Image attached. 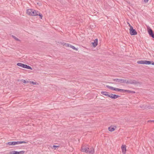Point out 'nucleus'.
<instances>
[{
  "mask_svg": "<svg viewBox=\"0 0 154 154\" xmlns=\"http://www.w3.org/2000/svg\"><path fill=\"white\" fill-rule=\"evenodd\" d=\"M81 151L82 152H84L90 154H93L94 153V149L93 147H91L89 149L88 147L82 146L81 147Z\"/></svg>",
  "mask_w": 154,
  "mask_h": 154,
  "instance_id": "obj_1",
  "label": "nucleus"
},
{
  "mask_svg": "<svg viewBox=\"0 0 154 154\" xmlns=\"http://www.w3.org/2000/svg\"><path fill=\"white\" fill-rule=\"evenodd\" d=\"M126 83L127 84L137 85L139 83L138 82H137L134 80L131 79L129 81L126 80Z\"/></svg>",
  "mask_w": 154,
  "mask_h": 154,
  "instance_id": "obj_2",
  "label": "nucleus"
},
{
  "mask_svg": "<svg viewBox=\"0 0 154 154\" xmlns=\"http://www.w3.org/2000/svg\"><path fill=\"white\" fill-rule=\"evenodd\" d=\"M130 33L131 35H135L137 34V33L135 29H134L132 26H131L129 29Z\"/></svg>",
  "mask_w": 154,
  "mask_h": 154,
  "instance_id": "obj_3",
  "label": "nucleus"
},
{
  "mask_svg": "<svg viewBox=\"0 0 154 154\" xmlns=\"http://www.w3.org/2000/svg\"><path fill=\"white\" fill-rule=\"evenodd\" d=\"M113 81L117 82H120L121 83H125L126 82V80L122 79H115Z\"/></svg>",
  "mask_w": 154,
  "mask_h": 154,
  "instance_id": "obj_4",
  "label": "nucleus"
},
{
  "mask_svg": "<svg viewBox=\"0 0 154 154\" xmlns=\"http://www.w3.org/2000/svg\"><path fill=\"white\" fill-rule=\"evenodd\" d=\"M25 151H23L18 152L14 150L12 151L9 153V154H23Z\"/></svg>",
  "mask_w": 154,
  "mask_h": 154,
  "instance_id": "obj_5",
  "label": "nucleus"
},
{
  "mask_svg": "<svg viewBox=\"0 0 154 154\" xmlns=\"http://www.w3.org/2000/svg\"><path fill=\"white\" fill-rule=\"evenodd\" d=\"M148 31L149 35L152 38H154V34L153 32V31L152 29L150 28L149 27L148 28Z\"/></svg>",
  "mask_w": 154,
  "mask_h": 154,
  "instance_id": "obj_6",
  "label": "nucleus"
},
{
  "mask_svg": "<svg viewBox=\"0 0 154 154\" xmlns=\"http://www.w3.org/2000/svg\"><path fill=\"white\" fill-rule=\"evenodd\" d=\"M120 97V96L119 95L114 94H111L109 96V97L113 99H116L117 98L119 97Z\"/></svg>",
  "mask_w": 154,
  "mask_h": 154,
  "instance_id": "obj_7",
  "label": "nucleus"
},
{
  "mask_svg": "<svg viewBox=\"0 0 154 154\" xmlns=\"http://www.w3.org/2000/svg\"><path fill=\"white\" fill-rule=\"evenodd\" d=\"M38 11L33 9L31 16H36L38 15V14H37V13H38Z\"/></svg>",
  "mask_w": 154,
  "mask_h": 154,
  "instance_id": "obj_8",
  "label": "nucleus"
},
{
  "mask_svg": "<svg viewBox=\"0 0 154 154\" xmlns=\"http://www.w3.org/2000/svg\"><path fill=\"white\" fill-rule=\"evenodd\" d=\"M17 65L22 67L25 68L26 65L23 64L22 63H18L17 64Z\"/></svg>",
  "mask_w": 154,
  "mask_h": 154,
  "instance_id": "obj_9",
  "label": "nucleus"
},
{
  "mask_svg": "<svg viewBox=\"0 0 154 154\" xmlns=\"http://www.w3.org/2000/svg\"><path fill=\"white\" fill-rule=\"evenodd\" d=\"M32 10L33 9H27L26 11L27 14L31 16Z\"/></svg>",
  "mask_w": 154,
  "mask_h": 154,
  "instance_id": "obj_10",
  "label": "nucleus"
},
{
  "mask_svg": "<svg viewBox=\"0 0 154 154\" xmlns=\"http://www.w3.org/2000/svg\"><path fill=\"white\" fill-rule=\"evenodd\" d=\"M15 145L19 144L21 143H27L25 141H14Z\"/></svg>",
  "mask_w": 154,
  "mask_h": 154,
  "instance_id": "obj_11",
  "label": "nucleus"
},
{
  "mask_svg": "<svg viewBox=\"0 0 154 154\" xmlns=\"http://www.w3.org/2000/svg\"><path fill=\"white\" fill-rule=\"evenodd\" d=\"M101 93L103 95L108 96V97H109V96L110 95L109 93L108 92L106 91H101Z\"/></svg>",
  "mask_w": 154,
  "mask_h": 154,
  "instance_id": "obj_12",
  "label": "nucleus"
},
{
  "mask_svg": "<svg viewBox=\"0 0 154 154\" xmlns=\"http://www.w3.org/2000/svg\"><path fill=\"white\" fill-rule=\"evenodd\" d=\"M97 42L98 39L97 38L95 39L94 41V42L92 43V44L94 47H95L97 46Z\"/></svg>",
  "mask_w": 154,
  "mask_h": 154,
  "instance_id": "obj_13",
  "label": "nucleus"
},
{
  "mask_svg": "<svg viewBox=\"0 0 154 154\" xmlns=\"http://www.w3.org/2000/svg\"><path fill=\"white\" fill-rule=\"evenodd\" d=\"M122 149L123 154H125L126 151V146H122Z\"/></svg>",
  "mask_w": 154,
  "mask_h": 154,
  "instance_id": "obj_14",
  "label": "nucleus"
},
{
  "mask_svg": "<svg viewBox=\"0 0 154 154\" xmlns=\"http://www.w3.org/2000/svg\"><path fill=\"white\" fill-rule=\"evenodd\" d=\"M6 145H14L15 142L14 141L9 142L6 143Z\"/></svg>",
  "mask_w": 154,
  "mask_h": 154,
  "instance_id": "obj_15",
  "label": "nucleus"
},
{
  "mask_svg": "<svg viewBox=\"0 0 154 154\" xmlns=\"http://www.w3.org/2000/svg\"><path fill=\"white\" fill-rule=\"evenodd\" d=\"M137 63L140 64H145V60H139L137 61Z\"/></svg>",
  "mask_w": 154,
  "mask_h": 154,
  "instance_id": "obj_16",
  "label": "nucleus"
},
{
  "mask_svg": "<svg viewBox=\"0 0 154 154\" xmlns=\"http://www.w3.org/2000/svg\"><path fill=\"white\" fill-rule=\"evenodd\" d=\"M151 64V61L145 60V64L146 65H149Z\"/></svg>",
  "mask_w": 154,
  "mask_h": 154,
  "instance_id": "obj_17",
  "label": "nucleus"
},
{
  "mask_svg": "<svg viewBox=\"0 0 154 154\" xmlns=\"http://www.w3.org/2000/svg\"><path fill=\"white\" fill-rule=\"evenodd\" d=\"M109 130L110 131H112L115 130V128H114L110 127L108 128Z\"/></svg>",
  "mask_w": 154,
  "mask_h": 154,
  "instance_id": "obj_18",
  "label": "nucleus"
},
{
  "mask_svg": "<svg viewBox=\"0 0 154 154\" xmlns=\"http://www.w3.org/2000/svg\"><path fill=\"white\" fill-rule=\"evenodd\" d=\"M106 87L108 88H109V89H110L111 90H113L114 88V87H113L111 86H109V85H106Z\"/></svg>",
  "mask_w": 154,
  "mask_h": 154,
  "instance_id": "obj_19",
  "label": "nucleus"
},
{
  "mask_svg": "<svg viewBox=\"0 0 154 154\" xmlns=\"http://www.w3.org/2000/svg\"><path fill=\"white\" fill-rule=\"evenodd\" d=\"M126 92H128L129 93L134 94L135 93V92L134 91H130V90H126Z\"/></svg>",
  "mask_w": 154,
  "mask_h": 154,
  "instance_id": "obj_20",
  "label": "nucleus"
},
{
  "mask_svg": "<svg viewBox=\"0 0 154 154\" xmlns=\"http://www.w3.org/2000/svg\"><path fill=\"white\" fill-rule=\"evenodd\" d=\"M25 68L27 69H31V70H32V68L30 66H28L27 65H26Z\"/></svg>",
  "mask_w": 154,
  "mask_h": 154,
  "instance_id": "obj_21",
  "label": "nucleus"
},
{
  "mask_svg": "<svg viewBox=\"0 0 154 154\" xmlns=\"http://www.w3.org/2000/svg\"><path fill=\"white\" fill-rule=\"evenodd\" d=\"M37 14H38V15L39 16L40 18L41 19H42L43 17L42 15L39 12H38V13H37Z\"/></svg>",
  "mask_w": 154,
  "mask_h": 154,
  "instance_id": "obj_22",
  "label": "nucleus"
},
{
  "mask_svg": "<svg viewBox=\"0 0 154 154\" xmlns=\"http://www.w3.org/2000/svg\"><path fill=\"white\" fill-rule=\"evenodd\" d=\"M12 36L13 38H14L16 41H20L19 39H18L15 36H14L13 35H12Z\"/></svg>",
  "mask_w": 154,
  "mask_h": 154,
  "instance_id": "obj_23",
  "label": "nucleus"
},
{
  "mask_svg": "<svg viewBox=\"0 0 154 154\" xmlns=\"http://www.w3.org/2000/svg\"><path fill=\"white\" fill-rule=\"evenodd\" d=\"M63 45H64L66 47H70L71 46V45L69 44L66 43H64V44Z\"/></svg>",
  "mask_w": 154,
  "mask_h": 154,
  "instance_id": "obj_24",
  "label": "nucleus"
},
{
  "mask_svg": "<svg viewBox=\"0 0 154 154\" xmlns=\"http://www.w3.org/2000/svg\"><path fill=\"white\" fill-rule=\"evenodd\" d=\"M70 48H72V49L76 50V51H78V49L76 48H75L74 46L72 45L71 46Z\"/></svg>",
  "mask_w": 154,
  "mask_h": 154,
  "instance_id": "obj_25",
  "label": "nucleus"
},
{
  "mask_svg": "<svg viewBox=\"0 0 154 154\" xmlns=\"http://www.w3.org/2000/svg\"><path fill=\"white\" fill-rule=\"evenodd\" d=\"M126 90L119 89V91H122L124 92H126Z\"/></svg>",
  "mask_w": 154,
  "mask_h": 154,
  "instance_id": "obj_26",
  "label": "nucleus"
},
{
  "mask_svg": "<svg viewBox=\"0 0 154 154\" xmlns=\"http://www.w3.org/2000/svg\"><path fill=\"white\" fill-rule=\"evenodd\" d=\"M22 82H23V83L24 84L27 83L28 82V81H26L25 80L23 79L22 80Z\"/></svg>",
  "mask_w": 154,
  "mask_h": 154,
  "instance_id": "obj_27",
  "label": "nucleus"
},
{
  "mask_svg": "<svg viewBox=\"0 0 154 154\" xmlns=\"http://www.w3.org/2000/svg\"><path fill=\"white\" fill-rule=\"evenodd\" d=\"M30 83L33 85H36V82L33 81H30Z\"/></svg>",
  "mask_w": 154,
  "mask_h": 154,
  "instance_id": "obj_28",
  "label": "nucleus"
},
{
  "mask_svg": "<svg viewBox=\"0 0 154 154\" xmlns=\"http://www.w3.org/2000/svg\"><path fill=\"white\" fill-rule=\"evenodd\" d=\"M113 90L116 91H119V88H114Z\"/></svg>",
  "mask_w": 154,
  "mask_h": 154,
  "instance_id": "obj_29",
  "label": "nucleus"
},
{
  "mask_svg": "<svg viewBox=\"0 0 154 154\" xmlns=\"http://www.w3.org/2000/svg\"><path fill=\"white\" fill-rule=\"evenodd\" d=\"M59 146H56V145H53V146H52V148H56L57 147H58Z\"/></svg>",
  "mask_w": 154,
  "mask_h": 154,
  "instance_id": "obj_30",
  "label": "nucleus"
},
{
  "mask_svg": "<svg viewBox=\"0 0 154 154\" xmlns=\"http://www.w3.org/2000/svg\"><path fill=\"white\" fill-rule=\"evenodd\" d=\"M149 122H154V120H149L148 121Z\"/></svg>",
  "mask_w": 154,
  "mask_h": 154,
  "instance_id": "obj_31",
  "label": "nucleus"
},
{
  "mask_svg": "<svg viewBox=\"0 0 154 154\" xmlns=\"http://www.w3.org/2000/svg\"><path fill=\"white\" fill-rule=\"evenodd\" d=\"M149 0H144V2L146 3Z\"/></svg>",
  "mask_w": 154,
  "mask_h": 154,
  "instance_id": "obj_32",
  "label": "nucleus"
},
{
  "mask_svg": "<svg viewBox=\"0 0 154 154\" xmlns=\"http://www.w3.org/2000/svg\"><path fill=\"white\" fill-rule=\"evenodd\" d=\"M151 64L154 65V62L151 61Z\"/></svg>",
  "mask_w": 154,
  "mask_h": 154,
  "instance_id": "obj_33",
  "label": "nucleus"
},
{
  "mask_svg": "<svg viewBox=\"0 0 154 154\" xmlns=\"http://www.w3.org/2000/svg\"><path fill=\"white\" fill-rule=\"evenodd\" d=\"M128 23V24L129 26H130V27H131V26L130 24L129 23Z\"/></svg>",
  "mask_w": 154,
  "mask_h": 154,
  "instance_id": "obj_34",
  "label": "nucleus"
}]
</instances>
